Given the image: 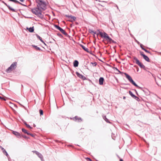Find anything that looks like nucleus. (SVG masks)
I'll return each instance as SVG.
<instances>
[{
  "label": "nucleus",
  "mask_w": 161,
  "mask_h": 161,
  "mask_svg": "<svg viewBox=\"0 0 161 161\" xmlns=\"http://www.w3.org/2000/svg\"><path fill=\"white\" fill-rule=\"evenodd\" d=\"M124 75H125L126 78L127 79L129 80V81L132 83L134 86H135L137 87L138 89L141 90L142 91L146 93L147 92V94H148V93L147 92H148V90L147 89H143L142 88L138 86L136 83L133 81L132 80L131 77L129 75H128L127 73H124Z\"/></svg>",
  "instance_id": "obj_1"
},
{
  "label": "nucleus",
  "mask_w": 161,
  "mask_h": 161,
  "mask_svg": "<svg viewBox=\"0 0 161 161\" xmlns=\"http://www.w3.org/2000/svg\"><path fill=\"white\" fill-rule=\"evenodd\" d=\"M32 13L37 16V17L41 18L42 11L39 8L36 7L31 9Z\"/></svg>",
  "instance_id": "obj_2"
},
{
  "label": "nucleus",
  "mask_w": 161,
  "mask_h": 161,
  "mask_svg": "<svg viewBox=\"0 0 161 161\" xmlns=\"http://www.w3.org/2000/svg\"><path fill=\"white\" fill-rule=\"evenodd\" d=\"M97 31L99 32V34L102 37H103L105 39L106 41H107L108 42H109L110 43H111V41H112V38H111L105 32L103 33L102 32H100L99 30H98Z\"/></svg>",
  "instance_id": "obj_3"
},
{
  "label": "nucleus",
  "mask_w": 161,
  "mask_h": 161,
  "mask_svg": "<svg viewBox=\"0 0 161 161\" xmlns=\"http://www.w3.org/2000/svg\"><path fill=\"white\" fill-rule=\"evenodd\" d=\"M36 2L37 3V7L44 10L45 9L46 4L45 2L42 0H36Z\"/></svg>",
  "instance_id": "obj_4"
},
{
  "label": "nucleus",
  "mask_w": 161,
  "mask_h": 161,
  "mask_svg": "<svg viewBox=\"0 0 161 161\" xmlns=\"http://www.w3.org/2000/svg\"><path fill=\"white\" fill-rule=\"evenodd\" d=\"M17 62H14L7 69H6V71L7 73H10L12 70L15 69L17 67Z\"/></svg>",
  "instance_id": "obj_5"
},
{
  "label": "nucleus",
  "mask_w": 161,
  "mask_h": 161,
  "mask_svg": "<svg viewBox=\"0 0 161 161\" xmlns=\"http://www.w3.org/2000/svg\"><path fill=\"white\" fill-rule=\"evenodd\" d=\"M133 59L135 61L134 62L138 65L141 68L143 69L144 70H146V68L144 65L142 63L140 62L139 60L136 57H134L133 58Z\"/></svg>",
  "instance_id": "obj_6"
},
{
  "label": "nucleus",
  "mask_w": 161,
  "mask_h": 161,
  "mask_svg": "<svg viewBox=\"0 0 161 161\" xmlns=\"http://www.w3.org/2000/svg\"><path fill=\"white\" fill-rule=\"evenodd\" d=\"M65 16L69 19V21L71 22H74L76 19L75 17L72 16L71 15H65Z\"/></svg>",
  "instance_id": "obj_7"
},
{
  "label": "nucleus",
  "mask_w": 161,
  "mask_h": 161,
  "mask_svg": "<svg viewBox=\"0 0 161 161\" xmlns=\"http://www.w3.org/2000/svg\"><path fill=\"white\" fill-rule=\"evenodd\" d=\"M72 119L74 121L77 122H80L82 121V119L81 118L77 116H76L74 117Z\"/></svg>",
  "instance_id": "obj_8"
},
{
  "label": "nucleus",
  "mask_w": 161,
  "mask_h": 161,
  "mask_svg": "<svg viewBox=\"0 0 161 161\" xmlns=\"http://www.w3.org/2000/svg\"><path fill=\"white\" fill-rule=\"evenodd\" d=\"M140 55L143 57V58L147 62H150V59L149 58L144 54L143 52H141Z\"/></svg>",
  "instance_id": "obj_9"
},
{
  "label": "nucleus",
  "mask_w": 161,
  "mask_h": 161,
  "mask_svg": "<svg viewBox=\"0 0 161 161\" xmlns=\"http://www.w3.org/2000/svg\"><path fill=\"white\" fill-rule=\"evenodd\" d=\"M76 74L77 76L78 77L80 78L83 80H85L86 79V78L84 75H82L81 74H80L79 72H76Z\"/></svg>",
  "instance_id": "obj_10"
},
{
  "label": "nucleus",
  "mask_w": 161,
  "mask_h": 161,
  "mask_svg": "<svg viewBox=\"0 0 161 161\" xmlns=\"http://www.w3.org/2000/svg\"><path fill=\"white\" fill-rule=\"evenodd\" d=\"M1 149L3 151V153L8 158V159H9L10 157L6 151L2 147H1Z\"/></svg>",
  "instance_id": "obj_11"
},
{
  "label": "nucleus",
  "mask_w": 161,
  "mask_h": 161,
  "mask_svg": "<svg viewBox=\"0 0 161 161\" xmlns=\"http://www.w3.org/2000/svg\"><path fill=\"white\" fill-rule=\"evenodd\" d=\"M4 4L8 8V9L10 10L11 11L13 12H16V11L14 9L11 7L9 5L7 4L6 3H5Z\"/></svg>",
  "instance_id": "obj_12"
},
{
  "label": "nucleus",
  "mask_w": 161,
  "mask_h": 161,
  "mask_svg": "<svg viewBox=\"0 0 161 161\" xmlns=\"http://www.w3.org/2000/svg\"><path fill=\"white\" fill-rule=\"evenodd\" d=\"M12 133L18 138L21 137V135L18 132L13 131Z\"/></svg>",
  "instance_id": "obj_13"
},
{
  "label": "nucleus",
  "mask_w": 161,
  "mask_h": 161,
  "mask_svg": "<svg viewBox=\"0 0 161 161\" xmlns=\"http://www.w3.org/2000/svg\"><path fill=\"white\" fill-rule=\"evenodd\" d=\"M104 79L103 77H100L99 80V84L100 85H102L103 84Z\"/></svg>",
  "instance_id": "obj_14"
},
{
  "label": "nucleus",
  "mask_w": 161,
  "mask_h": 161,
  "mask_svg": "<svg viewBox=\"0 0 161 161\" xmlns=\"http://www.w3.org/2000/svg\"><path fill=\"white\" fill-rule=\"evenodd\" d=\"M80 45L85 51L87 53H89V49L88 48L84 46L82 44H80Z\"/></svg>",
  "instance_id": "obj_15"
},
{
  "label": "nucleus",
  "mask_w": 161,
  "mask_h": 161,
  "mask_svg": "<svg viewBox=\"0 0 161 161\" xmlns=\"http://www.w3.org/2000/svg\"><path fill=\"white\" fill-rule=\"evenodd\" d=\"M10 1H12V2H13L14 3H19L23 6H26L25 5L21 3L18 1L16 0H9Z\"/></svg>",
  "instance_id": "obj_16"
},
{
  "label": "nucleus",
  "mask_w": 161,
  "mask_h": 161,
  "mask_svg": "<svg viewBox=\"0 0 161 161\" xmlns=\"http://www.w3.org/2000/svg\"><path fill=\"white\" fill-rule=\"evenodd\" d=\"M36 37H37L38 39H39L40 41L42 43H44V44L45 45V46H47V45L46 44V43L44 42L42 40V37H41L39 36L37 34H36Z\"/></svg>",
  "instance_id": "obj_17"
},
{
  "label": "nucleus",
  "mask_w": 161,
  "mask_h": 161,
  "mask_svg": "<svg viewBox=\"0 0 161 161\" xmlns=\"http://www.w3.org/2000/svg\"><path fill=\"white\" fill-rule=\"evenodd\" d=\"M79 64V62L77 60H75L74 61L73 63L74 66L76 67L78 66Z\"/></svg>",
  "instance_id": "obj_18"
},
{
  "label": "nucleus",
  "mask_w": 161,
  "mask_h": 161,
  "mask_svg": "<svg viewBox=\"0 0 161 161\" xmlns=\"http://www.w3.org/2000/svg\"><path fill=\"white\" fill-rule=\"evenodd\" d=\"M32 47L34 48L36 50H39L40 51H42L41 49L38 47L37 46L35 45H32Z\"/></svg>",
  "instance_id": "obj_19"
},
{
  "label": "nucleus",
  "mask_w": 161,
  "mask_h": 161,
  "mask_svg": "<svg viewBox=\"0 0 161 161\" xmlns=\"http://www.w3.org/2000/svg\"><path fill=\"white\" fill-rule=\"evenodd\" d=\"M36 155L40 158L41 159V160L43 159V157L41 153H40L39 152H38V153H37Z\"/></svg>",
  "instance_id": "obj_20"
},
{
  "label": "nucleus",
  "mask_w": 161,
  "mask_h": 161,
  "mask_svg": "<svg viewBox=\"0 0 161 161\" xmlns=\"http://www.w3.org/2000/svg\"><path fill=\"white\" fill-rule=\"evenodd\" d=\"M103 119L107 122L108 123H110L111 122L109 121V120L106 118V116H104L103 117Z\"/></svg>",
  "instance_id": "obj_21"
},
{
  "label": "nucleus",
  "mask_w": 161,
  "mask_h": 161,
  "mask_svg": "<svg viewBox=\"0 0 161 161\" xmlns=\"http://www.w3.org/2000/svg\"><path fill=\"white\" fill-rule=\"evenodd\" d=\"M27 29L30 32H33L34 31V28L33 27H31L29 28H27Z\"/></svg>",
  "instance_id": "obj_22"
},
{
  "label": "nucleus",
  "mask_w": 161,
  "mask_h": 161,
  "mask_svg": "<svg viewBox=\"0 0 161 161\" xmlns=\"http://www.w3.org/2000/svg\"><path fill=\"white\" fill-rule=\"evenodd\" d=\"M22 132L25 133L27 135H29V133L24 128H22Z\"/></svg>",
  "instance_id": "obj_23"
},
{
  "label": "nucleus",
  "mask_w": 161,
  "mask_h": 161,
  "mask_svg": "<svg viewBox=\"0 0 161 161\" xmlns=\"http://www.w3.org/2000/svg\"><path fill=\"white\" fill-rule=\"evenodd\" d=\"M129 94L133 98L134 97H135V96L134 95L132 92L130 91H129Z\"/></svg>",
  "instance_id": "obj_24"
},
{
  "label": "nucleus",
  "mask_w": 161,
  "mask_h": 161,
  "mask_svg": "<svg viewBox=\"0 0 161 161\" xmlns=\"http://www.w3.org/2000/svg\"><path fill=\"white\" fill-rule=\"evenodd\" d=\"M62 33L65 35L66 36H68V34L64 30H63V31L61 32Z\"/></svg>",
  "instance_id": "obj_25"
},
{
  "label": "nucleus",
  "mask_w": 161,
  "mask_h": 161,
  "mask_svg": "<svg viewBox=\"0 0 161 161\" xmlns=\"http://www.w3.org/2000/svg\"><path fill=\"white\" fill-rule=\"evenodd\" d=\"M54 26L55 28H56V29H57L58 30H59L60 29H61V28L58 25H54Z\"/></svg>",
  "instance_id": "obj_26"
},
{
  "label": "nucleus",
  "mask_w": 161,
  "mask_h": 161,
  "mask_svg": "<svg viewBox=\"0 0 161 161\" xmlns=\"http://www.w3.org/2000/svg\"><path fill=\"white\" fill-rule=\"evenodd\" d=\"M91 64H92V66H96L97 64L96 62H94V63L91 62Z\"/></svg>",
  "instance_id": "obj_27"
},
{
  "label": "nucleus",
  "mask_w": 161,
  "mask_h": 161,
  "mask_svg": "<svg viewBox=\"0 0 161 161\" xmlns=\"http://www.w3.org/2000/svg\"><path fill=\"white\" fill-rule=\"evenodd\" d=\"M133 98L136 99V100L137 101H139L140 100L139 98L136 96H135V97H134Z\"/></svg>",
  "instance_id": "obj_28"
},
{
  "label": "nucleus",
  "mask_w": 161,
  "mask_h": 161,
  "mask_svg": "<svg viewBox=\"0 0 161 161\" xmlns=\"http://www.w3.org/2000/svg\"><path fill=\"white\" fill-rule=\"evenodd\" d=\"M39 113H40V115H43V111L42 110V109L39 110Z\"/></svg>",
  "instance_id": "obj_29"
},
{
  "label": "nucleus",
  "mask_w": 161,
  "mask_h": 161,
  "mask_svg": "<svg viewBox=\"0 0 161 161\" xmlns=\"http://www.w3.org/2000/svg\"><path fill=\"white\" fill-rule=\"evenodd\" d=\"M57 35L60 37H61V38H62L63 37V36H62V35L60 33H58L57 34Z\"/></svg>",
  "instance_id": "obj_30"
},
{
  "label": "nucleus",
  "mask_w": 161,
  "mask_h": 161,
  "mask_svg": "<svg viewBox=\"0 0 161 161\" xmlns=\"http://www.w3.org/2000/svg\"><path fill=\"white\" fill-rule=\"evenodd\" d=\"M143 50H144L145 52L147 53H148L150 54H151V53H150V52L148 50H147L146 49H143Z\"/></svg>",
  "instance_id": "obj_31"
},
{
  "label": "nucleus",
  "mask_w": 161,
  "mask_h": 161,
  "mask_svg": "<svg viewBox=\"0 0 161 161\" xmlns=\"http://www.w3.org/2000/svg\"><path fill=\"white\" fill-rule=\"evenodd\" d=\"M26 126L27 128H30V129H32V128H32V127H31V126L29 125H28V124H27V125H26Z\"/></svg>",
  "instance_id": "obj_32"
},
{
  "label": "nucleus",
  "mask_w": 161,
  "mask_h": 161,
  "mask_svg": "<svg viewBox=\"0 0 161 161\" xmlns=\"http://www.w3.org/2000/svg\"><path fill=\"white\" fill-rule=\"evenodd\" d=\"M140 46V47L142 48V49L143 50V49H145L144 47H143V46L142 45V44H140L139 45Z\"/></svg>",
  "instance_id": "obj_33"
},
{
  "label": "nucleus",
  "mask_w": 161,
  "mask_h": 161,
  "mask_svg": "<svg viewBox=\"0 0 161 161\" xmlns=\"http://www.w3.org/2000/svg\"><path fill=\"white\" fill-rule=\"evenodd\" d=\"M88 31H89V32L90 33H92L93 32H94V31H92V30L91 29H89Z\"/></svg>",
  "instance_id": "obj_34"
},
{
  "label": "nucleus",
  "mask_w": 161,
  "mask_h": 161,
  "mask_svg": "<svg viewBox=\"0 0 161 161\" xmlns=\"http://www.w3.org/2000/svg\"><path fill=\"white\" fill-rule=\"evenodd\" d=\"M0 99L1 100H3V101L6 100V99L4 98L3 97H1V98H0Z\"/></svg>",
  "instance_id": "obj_35"
},
{
  "label": "nucleus",
  "mask_w": 161,
  "mask_h": 161,
  "mask_svg": "<svg viewBox=\"0 0 161 161\" xmlns=\"http://www.w3.org/2000/svg\"><path fill=\"white\" fill-rule=\"evenodd\" d=\"M114 43L116 44V42L115 41H114V40H112V41H111V43Z\"/></svg>",
  "instance_id": "obj_36"
},
{
  "label": "nucleus",
  "mask_w": 161,
  "mask_h": 161,
  "mask_svg": "<svg viewBox=\"0 0 161 161\" xmlns=\"http://www.w3.org/2000/svg\"><path fill=\"white\" fill-rule=\"evenodd\" d=\"M28 135H30L33 137H34L35 136L34 135L32 134H31L30 133H29V134Z\"/></svg>",
  "instance_id": "obj_37"
},
{
  "label": "nucleus",
  "mask_w": 161,
  "mask_h": 161,
  "mask_svg": "<svg viewBox=\"0 0 161 161\" xmlns=\"http://www.w3.org/2000/svg\"><path fill=\"white\" fill-rule=\"evenodd\" d=\"M32 152H33L34 153H35L36 154L37 153H38V152L37 151H32Z\"/></svg>",
  "instance_id": "obj_38"
},
{
  "label": "nucleus",
  "mask_w": 161,
  "mask_h": 161,
  "mask_svg": "<svg viewBox=\"0 0 161 161\" xmlns=\"http://www.w3.org/2000/svg\"><path fill=\"white\" fill-rule=\"evenodd\" d=\"M136 42L139 45H140L141 44L138 41L136 40Z\"/></svg>",
  "instance_id": "obj_39"
},
{
  "label": "nucleus",
  "mask_w": 161,
  "mask_h": 161,
  "mask_svg": "<svg viewBox=\"0 0 161 161\" xmlns=\"http://www.w3.org/2000/svg\"><path fill=\"white\" fill-rule=\"evenodd\" d=\"M63 29L61 28V29H60L59 31L61 32L62 31H63Z\"/></svg>",
  "instance_id": "obj_40"
},
{
  "label": "nucleus",
  "mask_w": 161,
  "mask_h": 161,
  "mask_svg": "<svg viewBox=\"0 0 161 161\" xmlns=\"http://www.w3.org/2000/svg\"><path fill=\"white\" fill-rule=\"evenodd\" d=\"M63 29L61 28V29H60L59 31L61 32L62 31H63Z\"/></svg>",
  "instance_id": "obj_41"
},
{
  "label": "nucleus",
  "mask_w": 161,
  "mask_h": 161,
  "mask_svg": "<svg viewBox=\"0 0 161 161\" xmlns=\"http://www.w3.org/2000/svg\"><path fill=\"white\" fill-rule=\"evenodd\" d=\"M63 29L61 28V29H60L59 31L61 32L62 31H63Z\"/></svg>",
  "instance_id": "obj_42"
},
{
  "label": "nucleus",
  "mask_w": 161,
  "mask_h": 161,
  "mask_svg": "<svg viewBox=\"0 0 161 161\" xmlns=\"http://www.w3.org/2000/svg\"><path fill=\"white\" fill-rule=\"evenodd\" d=\"M24 123L25 125H27V124L26 122L25 121H24Z\"/></svg>",
  "instance_id": "obj_43"
},
{
  "label": "nucleus",
  "mask_w": 161,
  "mask_h": 161,
  "mask_svg": "<svg viewBox=\"0 0 161 161\" xmlns=\"http://www.w3.org/2000/svg\"><path fill=\"white\" fill-rule=\"evenodd\" d=\"M20 2H23L24 1V0H19Z\"/></svg>",
  "instance_id": "obj_44"
},
{
  "label": "nucleus",
  "mask_w": 161,
  "mask_h": 161,
  "mask_svg": "<svg viewBox=\"0 0 161 161\" xmlns=\"http://www.w3.org/2000/svg\"><path fill=\"white\" fill-rule=\"evenodd\" d=\"M125 98H126V97H125V96H124L123 97V99H125Z\"/></svg>",
  "instance_id": "obj_45"
},
{
  "label": "nucleus",
  "mask_w": 161,
  "mask_h": 161,
  "mask_svg": "<svg viewBox=\"0 0 161 161\" xmlns=\"http://www.w3.org/2000/svg\"><path fill=\"white\" fill-rule=\"evenodd\" d=\"M116 7H117V8L118 9H119V8H118V6L117 5H116Z\"/></svg>",
  "instance_id": "obj_46"
},
{
  "label": "nucleus",
  "mask_w": 161,
  "mask_h": 161,
  "mask_svg": "<svg viewBox=\"0 0 161 161\" xmlns=\"http://www.w3.org/2000/svg\"><path fill=\"white\" fill-rule=\"evenodd\" d=\"M120 73H121V71H120L119 69L118 70H117Z\"/></svg>",
  "instance_id": "obj_47"
},
{
  "label": "nucleus",
  "mask_w": 161,
  "mask_h": 161,
  "mask_svg": "<svg viewBox=\"0 0 161 161\" xmlns=\"http://www.w3.org/2000/svg\"><path fill=\"white\" fill-rule=\"evenodd\" d=\"M90 161H92V160L90 158H87Z\"/></svg>",
  "instance_id": "obj_48"
},
{
  "label": "nucleus",
  "mask_w": 161,
  "mask_h": 161,
  "mask_svg": "<svg viewBox=\"0 0 161 161\" xmlns=\"http://www.w3.org/2000/svg\"><path fill=\"white\" fill-rule=\"evenodd\" d=\"M135 91H136V94L138 95V94L136 91V90H135Z\"/></svg>",
  "instance_id": "obj_49"
},
{
  "label": "nucleus",
  "mask_w": 161,
  "mask_h": 161,
  "mask_svg": "<svg viewBox=\"0 0 161 161\" xmlns=\"http://www.w3.org/2000/svg\"><path fill=\"white\" fill-rule=\"evenodd\" d=\"M120 161H124L122 159H120Z\"/></svg>",
  "instance_id": "obj_50"
},
{
  "label": "nucleus",
  "mask_w": 161,
  "mask_h": 161,
  "mask_svg": "<svg viewBox=\"0 0 161 161\" xmlns=\"http://www.w3.org/2000/svg\"><path fill=\"white\" fill-rule=\"evenodd\" d=\"M36 125L35 124H33V126L34 127H36Z\"/></svg>",
  "instance_id": "obj_51"
},
{
  "label": "nucleus",
  "mask_w": 161,
  "mask_h": 161,
  "mask_svg": "<svg viewBox=\"0 0 161 161\" xmlns=\"http://www.w3.org/2000/svg\"><path fill=\"white\" fill-rule=\"evenodd\" d=\"M2 3H4H4H5V2H4L3 1H2Z\"/></svg>",
  "instance_id": "obj_52"
},
{
  "label": "nucleus",
  "mask_w": 161,
  "mask_h": 161,
  "mask_svg": "<svg viewBox=\"0 0 161 161\" xmlns=\"http://www.w3.org/2000/svg\"><path fill=\"white\" fill-rule=\"evenodd\" d=\"M74 3V6H75V7H76V5H75V3Z\"/></svg>",
  "instance_id": "obj_53"
},
{
  "label": "nucleus",
  "mask_w": 161,
  "mask_h": 161,
  "mask_svg": "<svg viewBox=\"0 0 161 161\" xmlns=\"http://www.w3.org/2000/svg\"><path fill=\"white\" fill-rule=\"evenodd\" d=\"M93 33H94V34H96V32L95 31H94V32H93Z\"/></svg>",
  "instance_id": "obj_54"
},
{
  "label": "nucleus",
  "mask_w": 161,
  "mask_h": 161,
  "mask_svg": "<svg viewBox=\"0 0 161 161\" xmlns=\"http://www.w3.org/2000/svg\"><path fill=\"white\" fill-rule=\"evenodd\" d=\"M116 70H118L117 68H116Z\"/></svg>",
  "instance_id": "obj_55"
},
{
  "label": "nucleus",
  "mask_w": 161,
  "mask_h": 161,
  "mask_svg": "<svg viewBox=\"0 0 161 161\" xmlns=\"http://www.w3.org/2000/svg\"><path fill=\"white\" fill-rule=\"evenodd\" d=\"M23 137H25V138L26 137V136H23Z\"/></svg>",
  "instance_id": "obj_56"
}]
</instances>
